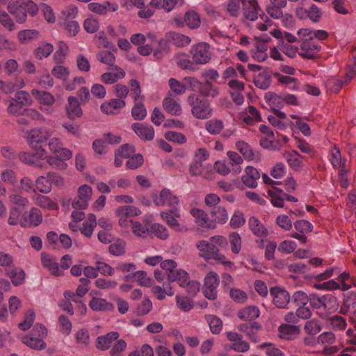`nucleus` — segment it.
<instances>
[{
	"label": "nucleus",
	"mask_w": 356,
	"mask_h": 356,
	"mask_svg": "<svg viewBox=\"0 0 356 356\" xmlns=\"http://www.w3.org/2000/svg\"><path fill=\"white\" fill-rule=\"evenodd\" d=\"M187 103L191 107V114L197 119H209L213 114L211 102L207 98L192 93L187 97Z\"/></svg>",
	"instance_id": "nucleus-3"
},
{
	"label": "nucleus",
	"mask_w": 356,
	"mask_h": 356,
	"mask_svg": "<svg viewBox=\"0 0 356 356\" xmlns=\"http://www.w3.org/2000/svg\"><path fill=\"white\" fill-rule=\"evenodd\" d=\"M125 242L122 239H118L116 242L110 245L109 252L113 255H122L125 252Z\"/></svg>",
	"instance_id": "nucleus-63"
},
{
	"label": "nucleus",
	"mask_w": 356,
	"mask_h": 356,
	"mask_svg": "<svg viewBox=\"0 0 356 356\" xmlns=\"http://www.w3.org/2000/svg\"><path fill=\"white\" fill-rule=\"evenodd\" d=\"M37 204L41 207L50 210H56L58 208L57 203L45 195H39L37 198Z\"/></svg>",
	"instance_id": "nucleus-57"
},
{
	"label": "nucleus",
	"mask_w": 356,
	"mask_h": 356,
	"mask_svg": "<svg viewBox=\"0 0 356 356\" xmlns=\"http://www.w3.org/2000/svg\"><path fill=\"white\" fill-rule=\"evenodd\" d=\"M150 231L158 238L163 240L166 239L169 236L166 227L161 224H152L150 227Z\"/></svg>",
	"instance_id": "nucleus-60"
},
{
	"label": "nucleus",
	"mask_w": 356,
	"mask_h": 356,
	"mask_svg": "<svg viewBox=\"0 0 356 356\" xmlns=\"http://www.w3.org/2000/svg\"><path fill=\"white\" fill-rule=\"evenodd\" d=\"M321 323L317 319L307 321L304 325V330L308 335L316 336L321 331Z\"/></svg>",
	"instance_id": "nucleus-47"
},
{
	"label": "nucleus",
	"mask_w": 356,
	"mask_h": 356,
	"mask_svg": "<svg viewBox=\"0 0 356 356\" xmlns=\"http://www.w3.org/2000/svg\"><path fill=\"white\" fill-rule=\"evenodd\" d=\"M135 277L139 284L144 286H149L152 284V280L147 276V273L143 270H139L133 274L132 276L127 275L124 277L125 281H129L131 277Z\"/></svg>",
	"instance_id": "nucleus-48"
},
{
	"label": "nucleus",
	"mask_w": 356,
	"mask_h": 356,
	"mask_svg": "<svg viewBox=\"0 0 356 356\" xmlns=\"http://www.w3.org/2000/svg\"><path fill=\"white\" fill-rule=\"evenodd\" d=\"M0 23L1 24L9 31L16 30L17 26L10 17V16L6 12L0 10Z\"/></svg>",
	"instance_id": "nucleus-52"
},
{
	"label": "nucleus",
	"mask_w": 356,
	"mask_h": 356,
	"mask_svg": "<svg viewBox=\"0 0 356 356\" xmlns=\"http://www.w3.org/2000/svg\"><path fill=\"white\" fill-rule=\"evenodd\" d=\"M7 10L19 24L26 21L27 14L35 16L38 13V7L33 1L29 0L19 3L18 1L9 2Z\"/></svg>",
	"instance_id": "nucleus-2"
},
{
	"label": "nucleus",
	"mask_w": 356,
	"mask_h": 356,
	"mask_svg": "<svg viewBox=\"0 0 356 356\" xmlns=\"http://www.w3.org/2000/svg\"><path fill=\"white\" fill-rule=\"evenodd\" d=\"M211 215L215 222L225 224L228 220V214L225 207L217 206L212 208Z\"/></svg>",
	"instance_id": "nucleus-37"
},
{
	"label": "nucleus",
	"mask_w": 356,
	"mask_h": 356,
	"mask_svg": "<svg viewBox=\"0 0 356 356\" xmlns=\"http://www.w3.org/2000/svg\"><path fill=\"white\" fill-rule=\"evenodd\" d=\"M278 337L284 340L293 341L300 334V327L296 325L281 324L278 328Z\"/></svg>",
	"instance_id": "nucleus-12"
},
{
	"label": "nucleus",
	"mask_w": 356,
	"mask_h": 356,
	"mask_svg": "<svg viewBox=\"0 0 356 356\" xmlns=\"http://www.w3.org/2000/svg\"><path fill=\"white\" fill-rule=\"evenodd\" d=\"M140 213L139 209L129 205L119 207L115 211L118 224L122 227H128L133 222L131 218Z\"/></svg>",
	"instance_id": "nucleus-6"
},
{
	"label": "nucleus",
	"mask_w": 356,
	"mask_h": 356,
	"mask_svg": "<svg viewBox=\"0 0 356 356\" xmlns=\"http://www.w3.org/2000/svg\"><path fill=\"white\" fill-rule=\"evenodd\" d=\"M254 83L256 87L266 90L272 82V73L268 70H264L254 77Z\"/></svg>",
	"instance_id": "nucleus-24"
},
{
	"label": "nucleus",
	"mask_w": 356,
	"mask_h": 356,
	"mask_svg": "<svg viewBox=\"0 0 356 356\" xmlns=\"http://www.w3.org/2000/svg\"><path fill=\"white\" fill-rule=\"evenodd\" d=\"M296 147L302 152L309 154L310 156H314L315 152L313 147L307 143L304 139L298 137H295Z\"/></svg>",
	"instance_id": "nucleus-53"
},
{
	"label": "nucleus",
	"mask_w": 356,
	"mask_h": 356,
	"mask_svg": "<svg viewBox=\"0 0 356 356\" xmlns=\"http://www.w3.org/2000/svg\"><path fill=\"white\" fill-rule=\"evenodd\" d=\"M135 133L143 140H151L154 138V131L152 126L136 122L131 126Z\"/></svg>",
	"instance_id": "nucleus-20"
},
{
	"label": "nucleus",
	"mask_w": 356,
	"mask_h": 356,
	"mask_svg": "<svg viewBox=\"0 0 356 356\" xmlns=\"http://www.w3.org/2000/svg\"><path fill=\"white\" fill-rule=\"evenodd\" d=\"M25 211L26 210L19 207H13L10 211L8 223L10 225H15L17 224L21 225V222L25 214Z\"/></svg>",
	"instance_id": "nucleus-38"
},
{
	"label": "nucleus",
	"mask_w": 356,
	"mask_h": 356,
	"mask_svg": "<svg viewBox=\"0 0 356 356\" xmlns=\"http://www.w3.org/2000/svg\"><path fill=\"white\" fill-rule=\"evenodd\" d=\"M190 54L195 65L207 64L211 58L210 46L206 42H200L193 45L190 50Z\"/></svg>",
	"instance_id": "nucleus-5"
},
{
	"label": "nucleus",
	"mask_w": 356,
	"mask_h": 356,
	"mask_svg": "<svg viewBox=\"0 0 356 356\" xmlns=\"http://www.w3.org/2000/svg\"><path fill=\"white\" fill-rule=\"evenodd\" d=\"M119 333L117 332H111L106 335L99 336L97 338V349L101 350H107L111 347V344L119 337Z\"/></svg>",
	"instance_id": "nucleus-25"
},
{
	"label": "nucleus",
	"mask_w": 356,
	"mask_h": 356,
	"mask_svg": "<svg viewBox=\"0 0 356 356\" xmlns=\"http://www.w3.org/2000/svg\"><path fill=\"white\" fill-rule=\"evenodd\" d=\"M67 106L66 107L67 116L71 120H74L76 118H80L83 113L80 106V103L77 98L70 96L67 99Z\"/></svg>",
	"instance_id": "nucleus-23"
},
{
	"label": "nucleus",
	"mask_w": 356,
	"mask_h": 356,
	"mask_svg": "<svg viewBox=\"0 0 356 356\" xmlns=\"http://www.w3.org/2000/svg\"><path fill=\"white\" fill-rule=\"evenodd\" d=\"M236 147L245 159L251 161L254 159V153L250 146L244 141H238L236 143Z\"/></svg>",
	"instance_id": "nucleus-51"
},
{
	"label": "nucleus",
	"mask_w": 356,
	"mask_h": 356,
	"mask_svg": "<svg viewBox=\"0 0 356 356\" xmlns=\"http://www.w3.org/2000/svg\"><path fill=\"white\" fill-rule=\"evenodd\" d=\"M42 220L41 211L35 207H33L29 213L25 211V214L21 222L22 227L39 225Z\"/></svg>",
	"instance_id": "nucleus-14"
},
{
	"label": "nucleus",
	"mask_w": 356,
	"mask_h": 356,
	"mask_svg": "<svg viewBox=\"0 0 356 356\" xmlns=\"http://www.w3.org/2000/svg\"><path fill=\"white\" fill-rule=\"evenodd\" d=\"M177 65L182 70H188L190 71H195L197 67L193 60H190L188 56L185 54H178L175 57Z\"/></svg>",
	"instance_id": "nucleus-34"
},
{
	"label": "nucleus",
	"mask_w": 356,
	"mask_h": 356,
	"mask_svg": "<svg viewBox=\"0 0 356 356\" xmlns=\"http://www.w3.org/2000/svg\"><path fill=\"white\" fill-rule=\"evenodd\" d=\"M31 94L40 104L50 106L54 103V96L48 92L33 89Z\"/></svg>",
	"instance_id": "nucleus-36"
},
{
	"label": "nucleus",
	"mask_w": 356,
	"mask_h": 356,
	"mask_svg": "<svg viewBox=\"0 0 356 356\" xmlns=\"http://www.w3.org/2000/svg\"><path fill=\"white\" fill-rule=\"evenodd\" d=\"M269 196L271 197V203L275 207H283L284 200L282 190L273 187L272 189L268 191Z\"/></svg>",
	"instance_id": "nucleus-41"
},
{
	"label": "nucleus",
	"mask_w": 356,
	"mask_h": 356,
	"mask_svg": "<svg viewBox=\"0 0 356 356\" xmlns=\"http://www.w3.org/2000/svg\"><path fill=\"white\" fill-rule=\"evenodd\" d=\"M301 52L299 55L302 58L315 59L318 56V53L321 50L319 42L315 40L312 37L304 40L300 45Z\"/></svg>",
	"instance_id": "nucleus-8"
},
{
	"label": "nucleus",
	"mask_w": 356,
	"mask_h": 356,
	"mask_svg": "<svg viewBox=\"0 0 356 356\" xmlns=\"http://www.w3.org/2000/svg\"><path fill=\"white\" fill-rule=\"evenodd\" d=\"M131 115L136 120H142L147 115V111L142 102H136L132 108Z\"/></svg>",
	"instance_id": "nucleus-58"
},
{
	"label": "nucleus",
	"mask_w": 356,
	"mask_h": 356,
	"mask_svg": "<svg viewBox=\"0 0 356 356\" xmlns=\"http://www.w3.org/2000/svg\"><path fill=\"white\" fill-rule=\"evenodd\" d=\"M260 178L259 171L252 167L248 166L245 170V175L242 176L243 183L248 188H254L257 186V181Z\"/></svg>",
	"instance_id": "nucleus-17"
},
{
	"label": "nucleus",
	"mask_w": 356,
	"mask_h": 356,
	"mask_svg": "<svg viewBox=\"0 0 356 356\" xmlns=\"http://www.w3.org/2000/svg\"><path fill=\"white\" fill-rule=\"evenodd\" d=\"M189 278V275L186 270L176 268L174 271H170L168 280L169 282H177L181 287Z\"/></svg>",
	"instance_id": "nucleus-33"
},
{
	"label": "nucleus",
	"mask_w": 356,
	"mask_h": 356,
	"mask_svg": "<svg viewBox=\"0 0 356 356\" xmlns=\"http://www.w3.org/2000/svg\"><path fill=\"white\" fill-rule=\"evenodd\" d=\"M248 225L252 232L258 237H266L268 230L263 224L254 216L250 218Z\"/></svg>",
	"instance_id": "nucleus-28"
},
{
	"label": "nucleus",
	"mask_w": 356,
	"mask_h": 356,
	"mask_svg": "<svg viewBox=\"0 0 356 356\" xmlns=\"http://www.w3.org/2000/svg\"><path fill=\"white\" fill-rule=\"evenodd\" d=\"M284 157L286 160L288 164L293 169H298L302 165L301 159L302 156L296 150H292L290 152H285Z\"/></svg>",
	"instance_id": "nucleus-35"
},
{
	"label": "nucleus",
	"mask_w": 356,
	"mask_h": 356,
	"mask_svg": "<svg viewBox=\"0 0 356 356\" xmlns=\"http://www.w3.org/2000/svg\"><path fill=\"white\" fill-rule=\"evenodd\" d=\"M270 294L273 298V303L280 309L286 308L289 303L291 296L289 293L279 286H273L270 289Z\"/></svg>",
	"instance_id": "nucleus-11"
},
{
	"label": "nucleus",
	"mask_w": 356,
	"mask_h": 356,
	"mask_svg": "<svg viewBox=\"0 0 356 356\" xmlns=\"http://www.w3.org/2000/svg\"><path fill=\"white\" fill-rule=\"evenodd\" d=\"M171 38L173 44L177 47H184L189 44L191 42V38L188 36L184 35L179 33H172Z\"/></svg>",
	"instance_id": "nucleus-59"
},
{
	"label": "nucleus",
	"mask_w": 356,
	"mask_h": 356,
	"mask_svg": "<svg viewBox=\"0 0 356 356\" xmlns=\"http://www.w3.org/2000/svg\"><path fill=\"white\" fill-rule=\"evenodd\" d=\"M35 186L37 189L43 193H49L51 189V185L47 177L40 176L35 181Z\"/></svg>",
	"instance_id": "nucleus-61"
},
{
	"label": "nucleus",
	"mask_w": 356,
	"mask_h": 356,
	"mask_svg": "<svg viewBox=\"0 0 356 356\" xmlns=\"http://www.w3.org/2000/svg\"><path fill=\"white\" fill-rule=\"evenodd\" d=\"M243 8V16L245 19L250 21L257 19L260 8L257 0H245Z\"/></svg>",
	"instance_id": "nucleus-21"
},
{
	"label": "nucleus",
	"mask_w": 356,
	"mask_h": 356,
	"mask_svg": "<svg viewBox=\"0 0 356 356\" xmlns=\"http://www.w3.org/2000/svg\"><path fill=\"white\" fill-rule=\"evenodd\" d=\"M48 145L50 151L58 156H62L63 159H71L72 156V152L67 148H64L63 143L58 138H50Z\"/></svg>",
	"instance_id": "nucleus-13"
},
{
	"label": "nucleus",
	"mask_w": 356,
	"mask_h": 356,
	"mask_svg": "<svg viewBox=\"0 0 356 356\" xmlns=\"http://www.w3.org/2000/svg\"><path fill=\"white\" fill-rule=\"evenodd\" d=\"M54 51V46L49 42H41L33 50V54L38 60L47 58Z\"/></svg>",
	"instance_id": "nucleus-29"
},
{
	"label": "nucleus",
	"mask_w": 356,
	"mask_h": 356,
	"mask_svg": "<svg viewBox=\"0 0 356 356\" xmlns=\"http://www.w3.org/2000/svg\"><path fill=\"white\" fill-rule=\"evenodd\" d=\"M199 250V257L205 261L213 259L220 261L222 264H231L227 261L226 257L220 252V250H225L228 246L227 238L220 235L211 237L209 241L200 240L195 245Z\"/></svg>",
	"instance_id": "nucleus-1"
},
{
	"label": "nucleus",
	"mask_w": 356,
	"mask_h": 356,
	"mask_svg": "<svg viewBox=\"0 0 356 356\" xmlns=\"http://www.w3.org/2000/svg\"><path fill=\"white\" fill-rule=\"evenodd\" d=\"M184 81L188 84L190 89L193 92H197L202 97L215 98L219 95V88L213 82L208 81H200L197 78L188 76L184 78Z\"/></svg>",
	"instance_id": "nucleus-4"
},
{
	"label": "nucleus",
	"mask_w": 356,
	"mask_h": 356,
	"mask_svg": "<svg viewBox=\"0 0 356 356\" xmlns=\"http://www.w3.org/2000/svg\"><path fill=\"white\" fill-rule=\"evenodd\" d=\"M41 261L43 266L47 268L52 275L56 276L63 275V271L60 270L58 264L50 254L42 252L41 254Z\"/></svg>",
	"instance_id": "nucleus-19"
},
{
	"label": "nucleus",
	"mask_w": 356,
	"mask_h": 356,
	"mask_svg": "<svg viewBox=\"0 0 356 356\" xmlns=\"http://www.w3.org/2000/svg\"><path fill=\"white\" fill-rule=\"evenodd\" d=\"M13 99L23 106L25 105H31L32 102L30 95L24 90L17 92Z\"/></svg>",
	"instance_id": "nucleus-62"
},
{
	"label": "nucleus",
	"mask_w": 356,
	"mask_h": 356,
	"mask_svg": "<svg viewBox=\"0 0 356 356\" xmlns=\"http://www.w3.org/2000/svg\"><path fill=\"white\" fill-rule=\"evenodd\" d=\"M220 283L218 274L215 272H209L204 277L203 293L209 300H215L217 298V288Z\"/></svg>",
	"instance_id": "nucleus-7"
},
{
	"label": "nucleus",
	"mask_w": 356,
	"mask_h": 356,
	"mask_svg": "<svg viewBox=\"0 0 356 356\" xmlns=\"http://www.w3.org/2000/svg\"><path fill=\"white\" fill-rule=\"evenodd\" d=\"M92 194V189L90 186L85 184L80 186L78 189V195L72 204V207L76 210L85 209L88 207Z\"/></svg>",
	"instance_id": "nucleus-10"
},
{
	"label": "nucleus",
	"mask_w": 356,
	"mask_h": 356,
	"mask_svg": "<svg viewBox=\"0 0 356 356\" xmlns=\"http://www.w3.org/2000/svg\"><path fill=\"white\" fill-rule=\"evenodd\" d=\"M229 241L231 246V250L234 254H238L241 250V237L238 233L233 232L229 236Z\"/></svg>",
	"instance_id": "nucleus-49"
},
{
	"label": "nucleus",
	"mask_w": 356,
	"mask_h": 356,
	"mask_svg": "<svg viewBox=\"0 0 356 356\" xmlns=\"http://www.w3.org/2000/svg\"><path fill=\"white\" fill-rule=\"evenodd\" d=\"M163 107L164 110L171 115H179L182 109L178 101L172 97V93L168 92L163 101Z\"/></svg>",
	"instance_id": "nucleus-18"
},
{
	"label": "nucleus",
	"mask_w": 356,
	"mask_h": 356,
	"mask_svg": "<svg viewBox=\"0 0 356 356\" xmlns=\"http://www.w3.org/2000/svg\"><path fill=\"white\" fill-rule=\"evenodd\" d=\"M118 71L116 73L106 72L101 76V80L106 84H111L115 83L118 79H122L125 76L124 71L120 67H115Z\"/></svg>",
	"instance_id": "nucleus-42"
},
{
	"label": "nucleus",
	"mask_w": 356,
	"mask_h": 356,
	"mask_svg": "<svg viewBox=\"0 0 356 356\" xmlns=\"http://www.w3.org/2000/svg\"><path fill=\"white\" fill-rule=\"evenodd\" d=\"M27 139L29 145L36 149L47 140V134L40 129H33L29 133Z\"/></svg>",
	"instance_id": "nucleus-16"
},
{
	"label": "nucleus",
	"mask_w": 356,
	"mask_h": 356,
	"mask_svg": "<svg viewBox=\"0 0 356 356\" xmlns=\"http://www.w3.org/2000/svg\"><path fill=\"white\" fill-rule=\"evenodd\" d=\"M69 47L67 44L63 41H60L58 43V49L54 54V60L56 64H61L65 60L66 56L68 53Z\"/></svg>",
	"instance_id": "nucleus-43"
},
{
	"label": "nucleus",
	"mask_w": 356,
	"mask_h": 356,
	"mask_svg": "<svg viewBox=\"0 0 356 356\" xmlns=\"http://www.w3.org/2000/svg\"><path fill=\"white\" fill-rule=\"evenodd\" d=\"M330 160L334 168H341V172L343 171L346 167V161L342 159L339 148L337 146L333 147L332 149V158ZM340 174H342V172H340Z\"/></svg>",
	"instance_id": "nucleus-44"
},
{
	"label": "nucleus",
	"mask_w": 356,
	"mask_h": 356,
	"mask_svg": "<svg viewBox=\"0 0 356 356\" xmlns=\"http://www.w3.org/2000/svg\"><path fill=\"white\" fill-rule=\"evenodd\" d=\"M88 9L97 14L105 15L107 11H116L118 6L115 4H111L108 1L104 2L103 4L98 3H90L88 5Z\"/></svg>",
	"instance_id": "nucleus-30"
},
{
	"label": "nucleus",
	"mask_w": 356,
	"mask_h": 356,
	"mask_svg": "<svg viewBox=\"0 0 356 356\" xmlns=\"http://www.w3.org/2000/svg\"><path fill=\"white\" fill-rule=\"evenodd\" d=\"M184 22L186 24L192 29H195L200 27L201 24L200 15L193 11H187L184 15Z\"/></svg>",
	"instance_id": "nucleus-40"
},
{
	"label": "nucleus",
	"mask_w": 356,
	"mask_h": 356,
	"mask_svg": "<svg viewBox=\"0 0 356 356\" xmlns=\"http://www.w3.org/2000/svg\"><path fill=\"white\" fill-rule=\"evenodd\" d=\"M9 200L10 202L15 205L14 207H19L24 210L29 204V200L26 197H24L19 194L10 195Z\"/></svg>",
	"instance_id": "nucleus-64"
},
{
	"label": "nucleus",
	"mask_w": 356,
	"mask_h": 356,
	"mask_svg": "<svg viewBox=\"0 0 356 356\" xmlns=\"http://www.w3.org/2000/svg\"><path fill=\"white\" fill-rule=\"evenodd\" d=\"M47 163L58 170H65L67 168V164L65 161L69 159H63L62 156H58L57 155L48 156L46 157Z\"/></svg>",
	"instance_id": "nucleus-50"
},
{
	"label": "nucleus",
	"mask_w": 356,
	"mask_h": 356,
	"mask_svg": "<svg viewBox=\"0 0 356 356\" xmlns=\"http://www.w3.org/2000/svg\"><path fill=\"white\" fill-rule=\"evenodd\" d=\"M88 305L93 311H113L115 308L114 305L106 299L97 297H93Z\"/></svg>",
	"instance_id": "nucleus-26"
},
{
	"label": "nucleus",
	"mask_w": 356,
	"mask_h": 356,
	"mask_svg": "<svg viewBox=\"0 0 356 356\" xmlns=\"http://www.w3.org/2000/svg\"><path fill=\"white\" fill-rule=\"evenodd\" d=\"M22 341L26 345L35 350H42L46 347V343L42 339L31 335L24 337Z\"/></svg>",
	"instance_id": "nucleus-46"
},
{
	"label": "nucleus",
	"mask_w": 356,
	"mask_h": 356,
	"mask_svg": "<svg viewBox=\"0 0 356 356\" xmlns=\"http://www.w3.org/2000/svg\"><path fill=\"white\" fill-rule=\"evenodd\" d=\"M191 214L195 218L196 222L201 227L212 228L215 227V225L210 222L207 213L200 209L193 208L191 210Z\"/></svg>",
	"instance_id": "nucleus-27"
},
{
	"label": "nucleus",
	"mask_w": 356,
	"mask_h": 356,
	"mask_svg": "<svg viewBox=\"0 0 356 356\" xmlns=\"http://www.w3.org/2000/svg\"><path fill=\"white\" fill-rule=\"evenodd\" d=\"M125 106V102L123 99H113L108 102L102 104L101 110L106 114H114L117 111Z\"/></svg>",
	"instance_id": "nucleus-31"
},
{
	"label": "nucleus",
	"mask_w": 356,
	"mask_h": 356,
	"mask_svg": "<svg viewBox=\"0 0 356 356\" xmlns=\"http://www.w3.org/2000/svg\"><path fill=\"white\" fill-rule=\"evenodd\" d=\"M154 202L158 206L166 204L174 207L178 204L179 200L170 190L165 188L161 191L159 196L154 199Z\"/></svg>",
	"instance_id": "nucleus-15"
},
{
	"label": "nucleus",
	"mask_w": 356,
	"mask_h": 356,
	"mask_svg": "<svg viewBox=\"0 0 356 356\" xmlns=\"http://www.w3.org/2000/svg\"><path fill=\"white\" fill-rule=\"evenodd\" d=\"M238 330L245 333L252 341L257 342L259 341L257 332L261 330V325L257 322L245 323L241 324Z\"/></svg>",
	"instance_id": "nucleus-22"
},
{
	"label": "nucleus",
	"mask_w": 356,
	"mask_h": 356,
	"mask_svg": "<svg viewBox=\"0 0 356 356\" xmlns=\"http://www.w3.org/2000/svg\"><path fill=\"white\" fill-rule=\"evenodd\" d=\"M224 128V124L221 120L213 119L205 123L206 130L211 134L217 135L220 134Z\"/></svg>",
	"instance_id": "nucleus-45"
},
{
	"label": "nucleus",
	"mask_w": 356,
	"mask_h": 356,
	"mask_svg": "<svg viewBox=\"0 0 356 356\" xmlns=\"http://www.w3.org/2000/svg\"><path fill=\"white\" fill-rule=\"evenodd\" d=\"M39 32L33 29H25L18 32L17 39L21 44H27L39 37Z\"/></svg>",
	"instance_id": "nucleus-39"
},
{
	"label": "nucleus",
	"mask_w": 356,
	"mask_h": 356,
	"mask_svg": "<svg viewBox=\"0 0 356 356\" xmlns=\"http://www.w3.org/2000/svg\"><path fill=\"white\" fill-rule=\"evenodd\" d=\"M245 0H229L227 11L233 17L238 16L241 6L244 5Z\"/></svg>",
	"instance_id": "nucleus-56"
},
{
	"label": "nucleus",
	"mask_w": 356,
	"mask_h": 356,
	"mask_svg": "<svg viewBox=\"0 0 356 356\" xmlns=\"http://www.w3.org/2000/svg\"><path fill=\"white\" fill-rule=\"evenodd\" d=\"M161 216L168 225L175 232H185L188 231L187 227L180 224L176 218L180 217V213L177 209L173 207L167 212H161Z\"/></svg>",
	"instance_id": "nucleus-9"
},
{
	"label": "nucleus",
	"mask_w": 356,
	"mask_h": 356,
	"mask_svg": "<svg viewBox=\"0 0 356 356\" xmlns=\"http://www.w3.org/2000/svg\"><path fill=\"white\" fill-rule=\"evenodd\" d=\"M260 312L256 306H248L238 312V317L243 321H253L259 316Z\"/></svg>",
	"instance_id": "nucleus-32"
},
{
	"label": "nucleus",
	"mask_w": 356,
	"mask_h": 356,
	"mask_svg": "<svg viewBox=\"0 0 356 356\" xmlns=\"http://www.w3.org/2000/svg\"><path fill=\"white\" fill-rule=\"evenodd\" d=\"M181 287L186 289L188 296L194 297L200 291V283L195 280H191L189 278Z\"/></svg>",
	"instance_id": "nucleus-55"
},
{
	"label": "nucleus",
	"mask_w": 356,
	"mask_h": 356,
	"mask_svg": "<svg viewBox=\"0 0 356 356\" xmlns=\"http://www.w3.org/2000/svg\"><path fill=\"white\" fill-rule=\"evenodd\" d=\"M177 307L184 311L188 312L193 308L194 302L192 299L186 296H176Z\"/></svg>",
	"instance_id": "nucleus-54"
}]
</instances>
